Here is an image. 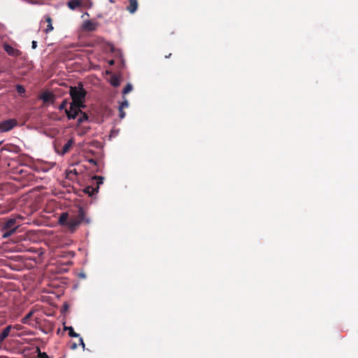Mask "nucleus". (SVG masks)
<instances>
[{
	"mask_svg": "<svg viewBox=\"0 0 358 358\" xmlns=\"http://www.w3.org/2000/svg\"><path fill=\"white\" fill-rule=\"evenodd\" d=\"M39 358H50L49 356L45 352H41L39 351L38 353Z\"/></svg>",
	"mask_w": 358,
	"mask_h": 358,
	"instance_id": "obj_26",
	"label": "nucleus"
},
{
	"mask_svg": "<svg viewBox=\"0 0 358 358\" xmlns=\"http://www.w3.org/2000/svg\"><path fill=\"white\" fill-rule=\"evenodd\" d=\"M41 99L45 103H48L54 100V94L49 92H45L41 95Z\"/></svg>",
	"mask_w": 358,
	"mask_h": 358,
	"instance_id": "obj_12",
	"label": "nucleus"
},
{
	"mask_svg": "<svg viewBox=\"0 0 358 358\" xmlns=\"http://www.w3.org/2000/svg\"><path fill=\"white\" fill-rule=\"evenodd\" d=\"M3 48H4V50L10 56L17 57H19L21 55V52L19 50L12 47L11 45H10L8 44H5Z\"/></svg>",
	"mask_w": 358,
	"mask_h": 358,
	"instance_id": "obj_7",
	"label": "nucleus"
},
{
	"mask_svg": "<svg viewBox=\"0 0 358 358\" xmlns=\"http://www.w3.org/2000/svg\"><path fill=\"white\" fill-rule=\"evenodd\" d=\"M89 162L92 164V165H96V162L95 159H89Z\"/></svg>",
	"mask_w": 358,
	"mask_h": 358,
	"instance_id": "obj_30",
	"label": "nucleus"
},
{
	"mask_svg": "<svg viewBox=\"0 0 358 358\" xmlns=\"http://www.w3.org/2000/svg\"><path fill=\"white\" fill-rule=\"evenodd\" d=\"M129 106V103L127 100H124V101H122L120 106L119 108H127Z\"/></svg>",
	"mask_w": 358,
	"mask_h": 358,
	"instance_id": "obj_24",
	"label": "nucleus"
},
{
	"mask_svg": "<svg viewBox=\"0 0 358 358\" xmlns=\"http://www.w3.org/2000/svg\"><path fill=\"white\" fill-rule=\"evenodd\" d=\"M19 226L15 218H10L6 220L2 226V238H6L10 236L16 231Z\"/></svg>",
	"mask_w": 358,
	"mask_h": 358,
	"instance_id": "obj_3",
	"label": "nucleus"
},
{
	"mask_svg": "<svg viewBox=\"0 0 358 358\" xmlns=\"http://www.w3.org/2000/svg\"><path fill=\"white\" fill-rule=\"evenodd\" d=\"M123 110H124L123 108H119V112H120L119 116H120V119H123L126 115V113Z\"/></svg>",
	"mask_w": 358,
	"mask_h": 358,
	"instance_id": "obj_25",
	"label": "nucleus"
},
{
	"mask_svg": "<svg viewBox=\"0 0 358 358\" xmlns=\"http://www.w3.org/2000/svg\"><path fill=\"white\" fill-rule=\"evenodd\" d=\"M67 104H68V101H67V99H64V100L62 101V103L59 106L58 109H59V110H64L66 111V109H67V108H66V106H67Z\"/></svg>",
	"mask_w": 358,
	"mask_h": 358,
	"instance_id": "obj_18",
	"label": "nucleus"
},
{
	"mask_svg": "<svg viewBox=\"0 0 358 358\" xmlns=\"http://www.w3.org/2000/svg\"><path fill=\"white\" fill-rule=\"evenodd\" d=\"M129 5L127 7V10L130 13H134L138 9V1L137 0H129Z\"/></svg>",
	"mask_w": 358,
	"mask_h": 358,
	"instance_id": "obj_10",
	"label": "nucleus"
},
{
	"mask_svg": "<svg viewBox=\"0 0 358 358\" xmlns=\"http://www.w3.org/2000/svg\"><path fill=\"white\" fill-rule=\"evenodd\" d=\"M85 106H83L76 103H71L69 109H66V115L69 120H74L81 113V109Z\"/></svg>",
	"mask_w": 358,
	"mask_h": 358,
	"instance_id": "obj_4",
	"label": "nucleus"
},
{
	"mask_svg": "<svg viewBox=\"0 0 358 358\" xmlns=\"http://www.w3.org/2000/svg\"><path fill=\"white\" fill-rule=\"evenodd\" d=\"M0 336L3 341L7 338V336L4 335L2 332L0 333Z\"/></svg>",
	"mask_w": 358,
	"mask_h": 358,
	"instance_id": "obj_31",
	"label": "nucleus"
},
{
	"mask_svg": "<svg viewBox=\"0 0 358 358\" xmlns=\"http://www.w3.org/2000/svg\"><path fill=\"white\" fill-rule=\"evenodd\" d=\"M31 47L33 49H36L37 47V42L35 41H33L31 43Z\"/></svg>",
	"mask_w": 358,
	"mask_h": 358,
	"instance_id": "obj_28",
	"label": "nucleus"
},
{
	"mask_svg": "<svg viewBox=\"0 0 358 358\" xmlns=\"http://www.w3.org/2000/svg\"><path fill=\"white\" fill-rule=\"evenodd\" d=\"M109 2L110 3H115V0H109Z\"/></svg>",
	"mask_w": 358,
	"mask_h": 358,
	"instance_id": "obj_33",
	"label": "nucleus"
},
{
	"mask_svg": "<svg viewBox=\"0 0 358 358\" xmlns=\"http://www.w3.org/2000/svg\"><path fill=\"white\" fill-rule=\"evenodd\" d=\"M108 63H109L110 65H113L115 62H114V60H110V61L108 62Z\"/></svg>",
	"mask_w": 358,
	"mask_h": 358,
	"instance_id": "obj_32",
	"label": "nucleus"
},
{
	"mask_svg": "<svg viewBox=\"0 0 358 358\" xmlns=\"http://www.w3.org/2000/svg\"><path fill=\"white\" fill-rule=\"evenodd\" d=\"M98 23L96 22H92L91 20L85 21L83 24V28L85 31H95L97 28Z\"/></svg>",
	"mask_w": 358,
	"mask_h": 358,
	"instance_id": "obj_8",
	"label": "nucleus"
},
{
	"mask_svg": "<svg viewBox=\"0 0 358 358\" xmlns=\"http://www.w3.org/2000/svg\"><path fill=\"white\" fill-rule=\"evenodd\" d=\"M68 214L66 213H62L59 218V223L62 225L66 224L67 226V221L69 220Z\"/></svg>",
	"mask_w": 358,
	"mask_h": 358,
	"instance_id": "obj_14",
	"label": "nucleus"
},
{
	"mask_svg": "<svg viewBox=\"0 0 358 358\" xmlns=\"http://www.w3.org/2000/svg\"><path fill=\"white\" fill-rule=\"evenodd\" d=\"M16 91L17 93L20 95H22L25 93V89L24 87L21 85H16Z\"/></svg>",
	"mask_w": 358,
	"mask_h": 358,
	"instance_id": "obj_19",
	"label": "nucleus"
},
{
	"mask_svg": "<svg viewBox=\"0 0 358 358\" xmlns=\"http://www.w3.org/2000/svg\"><path fill=\"white\" fill-rule=\"evenodd\" d=\"M171 54L169 53L168 55H165V57L166 58H169L171 57Z\"/></svg>",
	"mask_w": 358,
	"mask_h": 358,
	"instance_id": "obj_35",
	"label": "nucleus"
},
{
	"mask_svg": "<svg viewBox=\"0 0 358 358\" xmlns=\"http://www.w3.org/2000/svg\"><path fill=\"white\" fill-rule=\"evenodd\" d=\"M67 6L71 10H76L77 8L82 6V2L80 0H71L67 3Z\"/></svg>",
	"mask_w": 358,
	"mask_h": 358,
	"instance_id": "obj_13",
	"label": "nucleus"
},
{
	"mask_svg": "<svg viewBox=\"0 0 358 358\" xmlns=\"http://www.w3.org/2000/svg\"><path fill=\"white\" fill-rule=\"evenodd\" d=\"M69 94L73 103L85 106V101L87 92L83 88L82 83H79L77 86L71 87Z\"/></svg>",
	"mask_w": 358,
	"mask_h": 358,
	"instance_id": "obj_1",
	"label": "nucleus"
},
{
	"mask_svg": "<svg viewBox=\"0 0 358 358\" xmlns=\"http://www.w3.org/2000/svg\"><path fill=\"white\" fill-rule=\"evenodd\" d=\"M45 22L48 23L47 27L44 29L45 34H48L54 29L52 26V20L50 15H45L44 17Z\"/></svg>",
	"mask_w": 358,
	"mask_h": 358,
	"instance_id": "obj_11",
	"label": "nucleus"
},
{
	"mask_svg": "<svg viewBox=\"0 0 358 358\" xmlns=\"http://www.w3.org/2000/svg\"><path fill=\"white\" fill-rule=\"evenodd\" d=\"M80 114V116L78 119V125H80L82 123H83L84 122L87 121L89 118V116L85 112L81 111V113Z\"/></svg>",
	"mask_w": 358,
	"mask_h": 358,
	"instance_id": "obj_15",
	"label": "nucleus"
},
{
	"mask_svg": "<svg viewBox=\"0 0 358 358\" xmlns=\"http://www.w3.org/2000/svg\"><path fill=\"white\" fill-rule=\"evenodd\" d=\"M17 125V121L15 119H8L0 122V131L7 132L12 130Z\"/></svg>",
	"mask_w": 358,
	"mask_h": 358,
	"instance_id": "obj_6",
	"label": "nucleus"
},
{
	"mask_svg": "<svg viewBox=\"0 0 358 358\" xmlns=\"http://www.w3.org/2000/svg\"><path fill=\"white\" fill-rule=\"evenodd\" d=\"M34 311L31 310L29 311L21 320L22 324H29V321L31 319V317L33 316Z\"/></svg>",
	"mask_w": 358,
	"mask_h": 358,
	"instance_id": "obj_16",
	"label": "nucleus"
},
{
	"mask_svg": "<svg viewBox=\"0 0 358 358\" xmlns=\"http://www.w3.org/2000/svg\"><path fill=\"white\" fill-rule=\"evenodd\" d=\"M90 224V219L86 217V213L83 207H79L78 215L70 217L67 221V227L73 231L81 223Z\"/></svg>",
	"mask_w": 358,
	"mask_h": 358,
	"instance_id": "obj_2",
	"label": "nucleus"
},
{
	"mask_svg": "<svg viewBox=\"0 0 358 358\" xmlns=\"http://www.w3.org/2000/svg\"><path fill=\"white\" fill-rule=\"evenodd\" d=\"M14 328L12 325H8L7 326L6 328H4L3 330H2V333L6 335L7 337L8 336L10 332V330Z\"/></svg>",
	"mask_w": 358,
	"mask_h": 358,
	"instance_id": "obj_20",
	"label": "nucleus"
},
{
	"mask_svg": "<svg viewBox=\"0 0 358 358\" xmlns=\"http://www.w3.org/2000/svg\"><path fill=\"white\" fill-rule=\"evenodd\" d=\"M64 330L69 331V335L71 337H79V334L74 331L72 327H64Z\"/></svg>",
	"mask_w": 358,
	"mask_h": 358,
	"instance_id": "obj_17",
	"label": "nucleus"
},
{
	"mask_svg": "<svg viewBox=\"0 0 358 358\" xmlns=\"http://www.w3.org/2000/svg\"><path fill=\"white\" fill-rule=\"evenodd\" d=\"M92 180L95 181L96 183V187L87 186L85 187L84 192L89 194V196H92L94 194L97 193L99 189V186L103 183V177L94 176L92 177Z\"/></svg>",
	"mask_w": 358,
	"mask_h": 358,
	"instance_id": "obj_5",
	"label": "nucleus"
},
{
	"mask_svg": "<svg viewBox=\"0 0 358 358\" xmlns=\"http://www.w3.org/2000/svg\"><path fill=\"white\" fill-rule=\"evenodd\" d=\"M132 89H133L132 85L130 83H129L124 88L122 93L124 94H128L129 92H130L132 90Z\"/></svg>",
	"mask_w": 358,
	"mask_h": 358,
	"instance_id": "obj_22",
	"label": "nucleus"
},
{
	"mask_svg": "<svg viewBox=\"0 0 358 358\" xmlns=\"http://www.w3.org/2000/svg\"><path fill=\"white\" fill-rule=\"evenodd\" d=\"M75 143L74 142V140L73 138H70L66 143L65 145L63 146L62 148V151L59 152V154L61 155H65L66 153H67L68 152H69V150H71V148H72V146L73 145V144Z\"/></svg>",
	"mask_w": 358,
	"mask_h": 358,
	"instance_id": "obj_9",
	"label": "nucleus"
},
{
	"mask_svg": "<svg viewBox=\"0 0 358 358\" xmlns=\"http://www.w3.org/2000/svg\"><path fill=\"white\" fill-rule=\"evenodd\" d=\"M82 6H84L86 8H91L93 6V3L91 1H87L86 3H83Z\"/></svg>",
	"mask_w": 358,
	"mask_h": 358,
	"instance_id": "obj_23",
	"label": "nucleus"
},
{
	"mask_svg": "<svg viewBox=\"0 0 358 358\" xmlns=\"http://www.w3.org/2000/svg\"><path fill=\"white\" fill-rule=\"evenodd\" d=\"M2 142H0V145L1 144Z\"/></svg>",
	"mask_w": 358,
	"mask_h": 358,
	"instance_id": "obj_36",
	"label": "nucleus"
},
{
	"mask_svg": "<svg viewBox=\"0 0 358 358\" xmlns=\"http://www.w3.org/2000/svg\"><path fill=\"white\" fill-rule=\"evenodd\" d=\"M111 85L114 87H117L119 86L120 85V80L119 79L115 77V76H113L112 78H111Z\"/></svg>",
	"mask_w": 358,
	"mask_h": 358,
	"instance_id": "obj_21",
	"label": "nucleus"
},
{
	"mask_svg": "<svg viewBox=\"0 0 358 358\" xmlns=\"http://www.w3.org/2000/svg\"><path fill=\"white\" fill-rule=\"evenodd\" d=\"M79 342H80V345H82L83 348L84 349L85 345V343H84V341H83V339L82 337L79 336Z\"/></svg>",
	"mask_w": 358,
	"mask_h": 358,
	"instance_id": "obj_27",
	"label": "nucleus"
},
{
	"mask_svg": "<svg viewBox=\"0 0 358 358\" xmlns=\"http://www.w3.org/2000/svg\"><path fill=\"white\" fill-rule=\"evenodd\" d=\"M70 348L71 350H76L77 348V344L76 343H73L71 346H70Z\"/></svg>",
	"mask_w": 358,
	"mask_h": 358,
	"instance_id": "obj_29",
	"label": "nucleus"
},
{
	"mask_svg": "<svg viewBox=\"0 0 358 358\" xmlns=\"http://www.w3.org/2000/svg\"><path fill=\"white\" fill-rule=\"evenodd\" d=\"M14 327L16 328L17 329H21V327L18 326V325H17V326H15Z\"/></svg>",
	"mask_w": 358,
	"mask_h": 358,
	"instance_id": "obj_34",
	"label": "nucleus"
}]
</instances>
